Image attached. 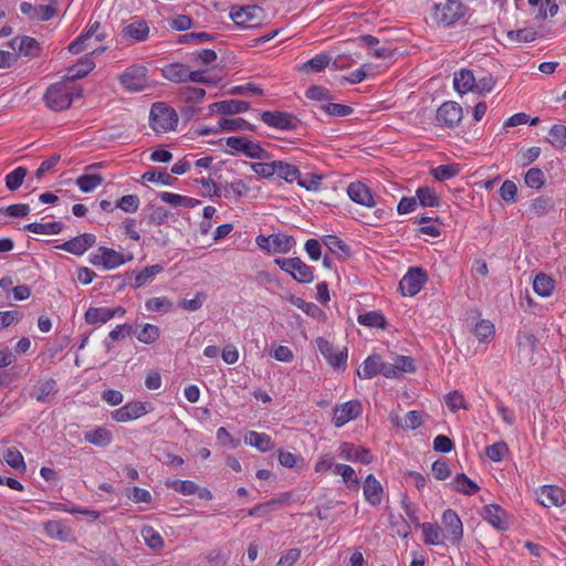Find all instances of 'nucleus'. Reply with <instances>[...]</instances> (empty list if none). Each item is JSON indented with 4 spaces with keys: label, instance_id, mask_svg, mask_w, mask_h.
<instances>
[{
    "label": "nucleus",
    "instance_id": "obj_23",
    "mask_svg": "<svg viewBox=\"0 0 566 566\" xmlns=\"http://www.w3.org/2000/svg\"><path fill=\"white\" fill-rule=\"evenodd\" d=\"M453 86L454 90L461 95L468 92H474L476 83L473 72L468 69H461L459 72H455L453 77Z\"/></svg>",
    "mask_w": 566,
    "mask_h": 566
},
{
    "label": "nucleus",
    "instance_id": "obj_4",
    "mask_svg": "<svg viewBox=\"0 0 566 566\" xmlns=\"http://www.w3.org/2000/svg\"><path fill=\"white\" fill-rule=\"evenodd\" d=\"M465 8L461 0H446L433 8L432 19L444 27L454 24L464 15Z\"/></svg>",
    "mask_w": 566,
    "mask_h": 566
},
{
    "label": "nucleus",
    "instance_id": "obj_28",
    "mask_svg": "<svg viewBox=\"0 0 566 566\" xmlns=\"http://www.w3.org/2000/svg\"><path fill=\"white\" fill-rule=\"evenodd\" d=\"M244 441L258 449L260 452H268L274 449V443L272 442L271 437L264 432L249 431Z\"/></svg>",
    "mask_w": 566,
    "mask_h": 566
},
{
    "label": "nucleus",
    "instance_id": "obj_10",
    "mask_svg": "<svg viewBox=\"0 0 566 566\" xmlns=\"http://www.w3.org/2000/svg\"><path fill=\"white\" fill-rule=\"evenodd\" d=\"M463 117V111L459 103L453 101L444 102L437 109V122L448 128L458 126Z\"/></svg>",
    "mask_w": 566,
    "mask_h": 566
},
{
    "label": "nucleus",
    "instance_id": "obj_25",
    "mask_svg": "<svg viewBox=\"0 0 566 566\" xmlns=\"http://www.w3.org/2000/svg\"><path fill=\"white\" fill-rule=\"evenodd\" d=\"M189 66L184 63H171L163 69V76L174 83H187Z\"/></svg>",
    "mask_w": 566,
    "mask_h": 566
},
{
    "label": "nucleus",
    "instance_id": "obj_17",
    "mask_svg": "<svg viewBox=\"0 0 566 566\" xmlns=\"http://www.w3.org/2000/svg\"><path fill=\"white\" fill-rule=\"evenodd\" d=\"M96 243V235L92 233H83L72 238L69 241L57 245L56 248L74 255L84 254L90 248Z\"/></svg>",
    "mask_w": 566,
    "mask_h": 566
},
{
    "label": "nucleus",
    "instance_id": "obj_5",
    "mask_svg": "<svg viewBox=\"0 0 566 566\" xmlns=\"http://www.w3.org/2000/svg\"><path fill=\"white\" fill-rule=\"evenodd\" d=\"M263 9L256 4L232 7L230 18L239 28H256L261 25Z\"/></svg>",
    "mask_w": 566,
    "mask_h": 566
},
{
    "label": "nucleus",
    "instance_id": "obj_3",
    "mask_svg": "<svg viewBox=\"0 0 566 566\" xmlns=\"http://www.w3.org/2000/svg\"><path fill=\"white\" fill-rule=\"evenodd\" d=\"M274 263L282 271L289 273L298 283L308 284L314 280V272L312 266L307 265L297 256L289 259H275Z\"/></svg>",
    "mask_w": 566,
    "mask_h": 566
},
{
    "label": "nucleus",
    "instance_id": "obj_31",
    "mask_svg": "<svg viewBox=\"0 0 566 566\" xmlns=\"http://www.w3.org/2000/svg\"><path fill=\"white\" fill-rule=\"evenodd\" d=\"M140 535L151 551L158 552L164 548L165 541L163 536L150 525H144L140 530Z\"/></svg>",
    "mask_w": 566,
    "mask_h": 566
},
{
    "label": "nucleus",
    "instance_id": "obj_49",
    "mask_svg": "<svg viewBox=\"0 0 566 566\" xmlns=\"http://www.w3.org/2000/svg\"><path fill=\"white\" fill-rule=\"evenodd\" d=\"M178 95L185 104H195L203 99L206 91L199 87L185 86L179 90Z\"/></svg>",
    "mask_w": 566,
    "mask_h": 566
},
{
    "label": "nucleus",
    "instance_id": "obj_39",
    "mask_svg": "<svg viewBox=\"0 0 566 566\" xmlns=\"http://www.w3.org/2000/svg\"><path fill=\"white\" fill-rule=\"evenodd\" d=\"M134 334L136 335V338L140 343L150 345V344H154L156 340L159 339V337H160V329L156 325L146 323V324L142 325L140 331L137 332L135 329Z\"/></svg>",
    "mask_w": 566,
    "mask_h": 566
},
{
    "label": "nucleus",
    "instance_id": "obj_63",
    "mask_svg": "<svg viewBox=\"0 0 566 566\" xmlns=\"http://www.w3.org/2000/svg\"><path fill=\"white\" fill-rule=\"evenodd\" d=\"M552 208V199L545 196L535 198L531 203L532 212L538 217L547 214Z\"/></svg>",
    "mask_w": 566,
    "mask_h": 566
},
{
    "label": "nucleus",
    "instance_id": "obj_36",
    "mask_svg": "<svg viewBox=\"0 0 566 566\" xmlns=\"http://www.w3.org/2000/svg\"><path fill=\"white\" fill-rule=\"evenodd\" d=\"M358 323L367 327L385 329L387 326L386 317L378 311H370L358 315Z\"/></svg>",
    "mask_w": 566,
    "mask_h": 566
},
{
    "label": "nucleus",
    "instance_id": "obj_54",
    "mask_svg": "<svg viewBox=\"0 0 566 566\" xmlns=\"http://www.w3.org/2000/svg\"><path fill=\"white\" fill-rule=\"evenodd\" d=\"M166 486L182 495H192L198 491V485L189 480H167Z\"/></svg>",
    "mask_w": 566,
    "mask_h": 566
},
{
    "label": "nucleus",
    "instance_id": "obj_53",
    "mask_svg": "<svg viewBox=\"0 0 566 566\" xmlns=\"http://www.w3.org/2000/svg\"><path fill=\"white\" fill-rule=\"evenodd\" d=\"M222 132L253 130L254 126L243 118H222L220 119Z\"/></svg>",
    "mask_w": 566,
    "mask_h": 566
},
{
    "label": "nucleus",
    "instance_id": "obj_18",
    "mask_svg": "<svg viewBox=\"0 0 566 566\" xmlns=\"http://www.w3.org/2000/svg\"><path fill=\"white\" fill-rule=\"evenodd\" d=\"M94 67L95 62L92 60L90 54H85L80 57L77 63L66 69L63 80L73 85L75 80L85 77Z\"/></svg>",
    "mask_w": 566,
    "mask_h": 566
},
{
    "label": "nucleus",
    "instance_id": "obj_62",
    "mask_svg": "<svg viewBox=\"0 0 566 566\" xmlns=\"http://www.w3.org/2000/svg\"><path fill=\"white\" fill-rule=\"evenodd\" d=\"M223 115H235L247 112L250 108V103L238 99L223 101Z\"/></svg>",
    "mask_w": 566,
    "mask_h": 566
},
{
    "label": "nucleus",
    "instance_id": "obj_60",
    "mask_svg": "<svg viewBox=\"0 0 566 566\" xmlns=\"http://www.w3.org/2000/svg\"><path fill=\"white\" fill-rule=\"evenodd\" d=\"M3 459L11 468L20 471H25L27 465L23 455L14 448L7 449L3 453Z\"/></svg>",
    "mask_w": 566,
    "mask_h": 566
},
{
    "label": "nucleus",
    "instance_id": "obj_21",
    "mask_svg": "<svg viewBox=\"0 0 566 566\" xmlns=\"http://www.w3.org/2000/svg\"><path fill=\"white\" fill-rule=\"evenodd\" d=\"M365 500L373 506H378L381 503L384 493L382 485L374 474H368L363 484Z\"/></svg>",
    "mask_w": 566,
    "mask_h": 566
},
{
    "label": "nucleus",
    "instance_id": "obj_12",
    "mask_svg": "<svg viewBox=\"0 0 566 566\" xmlns=\"http://www.w3.org/2000/svg\"><path fill=\"white\" fill-rule=\"evenodd\" d=\"M363 406L359 400H350L340 406H336L333 411V423L340 428L348 421L358 418L361 415Z\"/></svg>",
    "mask_w": 566,
    "mask_h": 566
},
{
    "label": "nucleus",
    "instance_id": "obj_52",
    "mask_svg": "<svg viewBox=\"0 0 566 566\" xmlns=\"http://www.w3.org/2000/svg\"><path fill=\"white\" fill-rule=\"evenodd\" d=\"M538 32L532 28L511 30L506 32V38L513 42H533L538 38Z\"/></svg>",
    "mask_w": 566,
    "mask_h": 566
},
{
    "label": "nucleus",
    "instance_id": "obj_40",
    "mask_svg": "<svg viewBox=\"0 0 566 566\" xmlns=\"http://www.w3.org/2000/svg\"><path fill=\"white\" fill-rule=\"evenodd\" d=\"M323 243L332 253L337 254L338 256H350L349 247L336 235H326L323 239Z\"/></svg>",
    "mask_w": 566,
    "mask_h": 566
},
{
    "label": "nucleus",
    "instance_id": "obj_35",
    "mask_svg": "<svg viewBox=\"0 0 566 566\" xmlns=\"http://www.w3.org/2000/svg\"><path fill=\"white\" fill-rule=\"evenodd\" d=\"M133 333H135L133 325H130L128 323L117 325L114 329H112L108 333V335L104 339L103 344L106 347V349L109 350L112 347V343L122 340L126 336H130Z\"/></svg>",
    "mask_w": 566,
    "mask_h": 566
},
{
    "label": "nucleus",
    "instance_id": "obj_15",
    "mask_svg": "<svg viewBox=\"0 0 566 566\" xmlns=\"http://www.w3.org/2000/svg\"><path fill=\"white\" fill-rule=\"evenodd\" d=\"M538 503L545 507L562 506L566 503V492L556 485H542L536 491Z\"/></svg>",
    "mask_w": 566,
    "mask_h": 566
},
{
    "label": "nucleus",
    "instance_id": "obj_59",
    "mask_svg": "<svg viewBox=\"0 0 566 566\" xmlns=\"http://www.w3.org/2000/svg\"><path fill=\"white\" fill-rule=\"evenodd\" d=\"M420 526L423 532V541L426 544H442V539L440 538V527L438 525L431 523H422Z\"/></svg>",
    "mask_w": 566,
    "mask_h": 566
},
{
    "label": "nucleus",
    "instance_id": "obj_46",
    "mask_svg": "<svg viewBox=\"0 0 566 566\" xmlns=\"http://www.w3.org/2000/svg\"><path fill=\"white\" fill-rule=\"evenodd\" d=\"M417 199L422 207H439L440 199L433 188L419 187L416 191Z\"/></svg>",
    "mask_w": 566,
    "mask_h": 566
},
{
    "label": "nucleus",
    "instance_id": "obj_42",
    "mask_svg": "<svg viewBox=\"0 0 566 566\" xmlns=\"http://www.w3.org/2000/svg\"><path fill=\"white\" fill-rule=\"evenodd\" d=\"M84 438L87 442L98 447H106L112 442V433L102 427L86 432Z\"/></svg>",
    "mask_w": 566,
    "mask_h": 566
},
{
    "label": "nucleus",
    "instance_id": "obj_44",
    "mask_svg": "<svg viewBox=\"0 0 566 566\" xmlns=\"http://www.w3.org/2000/svg\"><path fill=\"white\" fill-rule=\"evenodd\" d=\"M461 168L459 164L440 165L430 170L431 176L438 181H444L459 175Z\"/></svg>",
    "mask_w": 566,
    "mask_h": 566
},
{
    "label": "nucleus",
    "instance_id": "obj_58",
    "mask_svg": "<svg viewBox=\"0 0 566 566\" xmlns=\"http://www.w3.org/2000/svg\"><path fill=\"white\" fill-rule=\"evenodd\" d=\"M545 175L539 168H531L527 170L524 177V181L527 187L532 189H541L545 185Z\"/></svg>",
    "mask_w": 566,
    "mask_h": 566
},
{
    "label": "nucleus",
    "instance_id": "obj_64",
    "mask_svg": "<svg viewBox=\"0 0 566 566\" xmlns=\"http://www.w3.org/2000/svg\"><path fill=\"white\" fill-rule=\"evenodd\" d=\"M139 198L136 195H125L116 202V208H119L124 212L134 213L138 210Z\"/></svg>",
    "mask_w": 566,
    "mask_h": 566
},
{
    "label": "nucleus",
    "instance_id": "obj_56",
    "mask_svg": "<svg viewBox=\"0 0 566 566\" xmlns=\"http://www.w3.org/2000/svg\"><path fill=\"white\" fill-rule=\"evenodd\" d=\"M548 143L557 149H563L566 146V126L553 125L548 133Z\"/></svg>",
    "mask_w": 566,
    "mask_h": 566
},
{
    "label": "nucleus",
    "instance_id": "obj_43",
    "mask_svg": "<svg viewBox=\"0 0 566 566\" xmlns=\"http://www.w3.org/2000/svg\"><path fill=\"white\" fill-rule=\"evenodd\" d=\"M331 60L332 57L326 53L317 54L304 63L301 67V71L305 73L321 72L328 66Z\"/></svg>",
    "mask_w": 566,
    "mask_h": 566
},
{
    "label": "nucleus",
    "instance_id": "obj_45",
    "mask_svg": "<svg viewBox=\"0 0 566 566\" xmlns=\"http://www.w3.org/2000/svg\"><path fill=\"white\" fill-rule=\"evenodd\" d=\"M274 166L275 174L287 182H293L294 180H297V178L301 176V172L297 167L284 163L282 160H275Z\"/></svg>",
    "mask_w": 566,
    "mask_h": 566
},
{
    "label": "nucleus",
    "instance_id": "obj_11",
    "mask_svg": "<svg viewBox=\"0 0 566 566\" xmlns=\"http://www.w3.org/2000/svg\"><path fill=\"white\" fill-rule=\"evenodd\" d=\"M149 402L130 401L112 412L117 422H127L140 418L150 411Z\"/></svg>",
    "mask_w": 566,
    "mask_h": 566
},
{
    "label": "nucleus",
    "instance_id": "obj_26",
    "mask_svg": "<svg viewBox=\"0 0 566 566\" xmlns=\"http://www.w3.org/2000/svg\"><path fill=\"white\" fill-rule=\"evenodd\" d=\"M291 304L295 305L297 308L302 310L306 315L324 321L326 318L325 313L322 308H319L316 304L312 302H306L301 297L295 295H289L285 297Z\"/></svg>",
    "mask_w": 566,
    "mask_h": 566
},
{
    "label": "nucleus",
    "instance_id": "obj_7",
    "mask_svg": "<svg viewBox=\"0 0 566 566\" xmlns=\"http://www.w3.org/2000/svg\"><path fill=\"white\" fill-rule=\"evenodd\" d=\"M428 274L420 266L410 268L399 282V290L403 296H415L418 294L426 282Z\"/></svg>",
    "mask_w": 566,
    "mask_h": 566
},
{
    "label": "nucleus",
    "instance_id": "obj_34",
    "mask_svg": "<svg viewBox=\"0 0 566 566\" xmlns=\"http://www.w3.org/2000/svg\"><path fill=\"white\" fill-rule=\"evenodd\" d=\"M145 211L147 212L146 219L149 224L161 226L168 221L170 216L169 211L163 206L148 203Z\"/></svg>",
    "mask_w": 566,
    "mask_h": 566
},
{
    "label": "nucleus",
    "instance_id": "obj_30",
    "mask_svg": "<svg viewBox=\"0 0 566 566\" xmlns=\"http://www.w3.org/2000/svg\"><path fill=\"white\" fill-rule=\"evenodd\" d=\"M450 485L455 492L465 495H473L480 490V486L474 481L469 479L464 473L457 474L451 481Z\"/></svg>",
    "mask_w": 566,
    "mask_h": 566
},
{
    "label": "nucleus",
    "instance_id": "obj_38",
    "mask_svg": "<svg viewBox=\"0 0 566 566\" xmlns=\"http://www.w3.org/2000/svg\"><path fill=\"white\" fill-rule=\"evenodd\" d=\"M555 287V281L544 274V273H539L535 276L534 279V282H533V289H534V292L536 294H538L539 296H543V297H546V296H549L553 292Z\"/></svg>",
    "mask_w": 566,
    "mask_h": 566
},
{
    "label": "nucleus",
    "instance_id": "obj_9",
    "mask_svg": "<svg viewBox=\"0 0 566 566\" xmlns=\"http://www.w3.org/2000/svg\"><path fill=\"white\" fill-rule=\"evenodd\" d=\"M227 145L238 153H243L252 159H266L269 153L258 143L243 136H232L226 139Z\"/></svg>",
    "mask_w": 566,
    "mask_h": 566
},
{
    "label": "nucleus",
    "instance_id": "obj_55",
    "mask_svg": "<svg viewBox=\"0 0 566 566\" xmlns=\"http://www.w3.org/2000/svg\"><path fill=\"white\" fill-rule=\"evenodd\" d=\"M164 271V266L160 264H154L150 266L144 268L136 276L134 289H138L149 282L156 274H159Z\"/></svg>",
    "mask_w": 566,
    "mask_h": 566
},
{
    "label": "nucleus",
    "instance_id": "obj_14",
    "mask_svg": "<svg viewBox=\"0 0 566 566\" xmlns=\"http://www.w3.org/2000/svg\"><path fill=\"white\" fill-rule=\"evenodd\" d=\"M442 524L449 541L458 545L463 537V524L457 512L451 509L446 510L442 514Z\"/></svg>",
    "mask_w": 566,
    "mask_h": 566
},
{
    "label": "nucleus",
    "instance_id": "obj_19",
    "mask_svg": "<svg viewBox=\"0 0 566 566\" xmlns=\"http://www.w3.org/2000/svg\"><path fill=\"white\" fill-rule=\"evenodd\" d=\"M482 516L488 521L494 528L499 531L509 530L507 514L497 504H488L483 507Z\"/></svg>",
    "mask_w": 566,
    "mask_h": 566
},
{
    "label": "nucleus",
    "instance_id": "obj_51",
    "mask_svg": "<svg viewBox=\"0 0 566 566\" xmlns=\"http://www.w3.org/2000/svg\"><path fill=\"white\" fill-rule=\"evenodd\" d=\"M99 174H85L76 179V185L83 192H91L103 182Z\"/></svg>",
    "mask_w": 566,
    "mask_h": 566
},
{
    "label": "nucleus",
    "instance_id": "obj_61",
    "mask_svg": "<svg viewBox=\"0 0 566 566\" xmlns=\"http://www.w3.org/2000/svg\"><path fill=\"white\" fill-rule=\"evenodd\" d=\"M321 109H323L326 114L329 116L335 117H345L353 114L354 109L353 107L344 104L338 103H327L321 106Z\"/></svg>",
    "mask_w": 566,
    "mask_h": 566
},
{
    "label": "nucleus",
    "instance_id": "obj_33",
    "mask_svg": "<svg viewBox=\"0 0 566 566\" xmlns=\"http://www.w3.org/2000/svg\"><path fill=\"white\" fill-rule=\"evenodd\" d=\"M61 221H52L48 223L32 222L23 227L24 231H30L35 234H57L63 230Z\"/></svg>",
    "mask_w": 566,
    "mask_h": 566
},
{
    "label": "nucleus",
    "instance_id": "obj_2",
    "mask_svg": "<svg viewBox=\"0 0 566 566\" xmlns=\"http://www.w3.org/2000/svg\"><path fill=\"white\" fill-rule=\"evenodd\" d=\"M178 124L176 111L163 102L151 105L149 113V125L156 133L174 130Z\"/></svg>",
    "mask_w": 566,
    "mask_h": 566
},
{
    "label": "nucleus",
    "instance_id": "obj_13",
    "mask_svg": "<svg viewBox=\"0 0 566 566\" xmlns=\"http://www.w3.org/2000/svg\"><path fill=\"white\" fill-rule=\"evenodd\" d=\"M338 451L339 457L346 461L359 462L361 464H370L374 461V455L369 449L354 443L342 442Z\"/></svg>",
    "mask_w": 566,
    "mask_h": 566
},
{
    "label": "nucleus",
    "instance_id": "obj_24",
    "mask_svg": "<svg viewBox=\"0 0 566 566\" xmlns=\"http://www.w3.org/2000/svg\"><path fill=\"white\" fill-rule=\"evenodd\" d=\"M34 390L35 391L31 394L32 397H34L39 402L49 403L57 394L56 381L53 378L45 379L39 382Z\"/></svg>",
    "mask_w": 566,
    "mask_h": 566
},
{
    "label": "nucleus",
    "instance_id": "obj_37",
    "mask_svg": "<svg viewBox=\"0 0 566 566\" xmlns=\"http://www.w3.org/2000/svg\"><path fill=\"white\" fill-rule=\"evenodd\" d=\"M272 238V253H287L296 244L292 235L275 233Z\"/></svg>",
    "mask_w": 566,
    "mask_h": 566
},
{
    "label": "nucleus",
    "instance_id": "obj_20",
    "mask_svg": "<svg viewBox=\"0 0 566 566\" xmlns=\"http://www.w3.org/2000/svg\"><path fill=\"white\" fill-rule=\"evenodd\" d=\"M349 198L361 206L374 207L376 205L370 189L360 181L352 182L347 188Z\"/></svg>",
    "mask_w": 566,
    "mask_h": 566
},
{
    "label": "nucleus",
    "instance_id": "obj_41",
    "mask_svg": "<svg viewBox=\"0 0 566 566\" xmlns=\"http://www.w3.org/2000/svg\"><path fill=\"white\" fill-rule=\"evenodd\" d=\"M249 186L241 179H237L223 186V196L235 201L240 200L248 191Z\"/></svg>",
    "mask_w": 566,
    "mask_h": 566
},
{
    "label": "nucleus",
    "instance_id": "obj_16",
    "mask_svg": "<svg viewBox=\"0 0 566 566\" xmlns=\"http://www.w3.org/2000/svg\"><path fill=\"white\" fill-rule=\"evenodd\" d=\"M317 347L324 358L334 368H340L346 366L347 361V348L344 347L339 352H335V348L331 342L323 337L316 339Z\"/></svg>",
    "mask_w": 566,
    "mask_h": 566
},
{
    "label": "nucleus",
    "instance_id": "obj_47",
    "mask_svg": "<svg viewBox=\"0 0 566 566\" xmlns=\"http://www.w3.org/2000/svg\"><path fill=\"white\" fill-rule=\"evenodd\" d=\"M57 13V2L52 0L49 4L34 6L32 21H49Z\"/></svg>",
    "mask_w": 566,
    "mask_h": 566
},
{
    "label": "nucleus",
    "instance_id": "obj_22",
    "mask_svg": "<svg viewBox=\"0 0 566 566\" xmlns=\"http://www.w3.org/2000/svg\"><path fill=\"white\" fill-rule=\"evenodd\" d=\"M122 35L135 42H144L149 36V27L143 19L134 20L123 28Z\"/></svg>",
    "mask_w": 566,
    "mask_h": 566
},
{
    "label": "nucleus",
    "instance_id": "obj_1",
    "mask_svg": "<svg viewBox=\"0 0 566 566\" xmlns=\"http://www.w3.org/2000/svg\"><path fill=\"white\" fill-rule=\"evenodd\" d=\"M83 90L80 86L71 85L63 80L62 82L50 85L44 94V102L46 106L54 111L60 112L69 108L74 97H81Z\"/></svg>",
    "mask_w": 566,
    "mask_h": 566
},
{
    "label": "nucleus",
    "instance_id": "obj_29",
    "mask_svg": "<svg viewBox=\"0 0 566 566\" xmlns=\"http://www.w3.org/2000/svg\"><path fill=\"white\" fill-rule=\"evenodd\" d=\"M98 252H104L106 270L116 269V268L120 266L122 264H125L126 262H129L130 260H133V254L125 256L124 254L115 251L114 249L107 248V247H99Z\"/></svg>",
    "mask_w": 566,
    "mask_h": 566
},
{
    "label": "nucleus",
    "instance_id": "obj_57",
    "mask_svg": "<svg viewBox=\"0 0 566 566\" xmlns=\"http://www.w3.org/2000/svg\"><path fill=\"white\" fill-rule=\"evenodd\" d=\"M28 175V169L24 167H17L13 171L6 176V186L10 191L18 190Z\"/></svg>",
    "mask_w": 566,
    "mask_h": 566
},
{
    "label": "nucleus",
    "instance_id": "obj_50",
    "mask_svg": "<svg viewBox=\"0 0 566 566\" xmlns=\"http://www.w3.org/2000/svg\"><path fill=\"white\" fill-rule=\"evenodd\" d=\"M45 533L53 538L66 541L71 534L69 527L63 525L60 521H49L44 524Z\"/></svg>",
    "mask_w": 566,
    "mask_h": 566
},
{
    "label": "nucleus",
    "instance_id": "obj_32",
    "mask_svg": "<svg viewBox=\"0 0 566 566\" xmlns=\"http://www.w3.org/2000/svg\"><path fill=\"white\" fill-rule=\"evenodd\" d=\"M84 319L88 325H103L112 319V313L108 307L90 306L84 314Z\"/></svg>",
    "mask_w": 566,
    "mask_h": 566
},
{
    "label": "nucleus",
    "instance_id": "obj_8",
    "mask_svg": "<svg viewBox=\"0 0 566 566\" xmlns=\"http://www.w3.org/2000/svg\"><path fill=\"white\" fill-rule=\"evenodd\" d=\"M260 118L268 126L281 130H295L302 124L295 115L280 111H263Z\"/></svg>",
    "mask_w": 566,
    "mask_h": 566
},
{
    "label": "nucleus",
    "instance_id": "obj_6",
    "mask_svg": "<svg viewBox=\"0 0 566 566\" xmlns=\"http://www.w3.org/2000/svg\"><path fill=\"white\" fill-rule=\"evenodd\" d=\"M148 69L144 65H132L119 76L120 84L126 91L135 93L148 87Z\"/></svg>",
    "mask_w": 566,
    "mask_h": 566
},
{
    "label": "nucleus",
    "instance_id": "obj_27",
    "mask_svg": "<svg viewBox=\"0 0 566 566\" xmlns=\"http://www.w3.org/2000/svg\"><path fill=\"white\" fill-rule=\"evenodd\" d=\"M381 357L380 355L373 354L369 355L363 363L361 369H357L358 377L363 379H371L379 375V369L381 368Z\"/></svg>",
    "mask_w": 566,
    "mask_h": 566
},
{
    "label": "nucleus",
    "instance_id": "obj_48",
    "mask_svg": "<svg viewBox=\"0 0 566 566\" xmlns=\"http://www.w3.org/2000/svg\"><path fill=\"white\" fill-rule=\"evenodd\" d=\"M19 53L28 57H38L41 54L40 43L32 36H21Z\"/></svg>",
    "mask_w": 566,
    "mask_h": 566
}]
</instances>
